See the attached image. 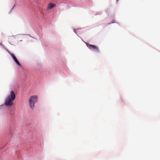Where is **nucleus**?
Here are the masks:
<instances>
[{
    "label": "nucleus",
    "instance_id": "5",
    "mask_svg": "<svg viewBox=\"0 0 160 160\" xmlns=\"http://www.w3.org/2000/svg\"><path fill=\"white\" fill-rule=\"evenodd\" d=\"M14 61L16 62V63L19 66H21V65L19 63V62L17 59L16 58L14 59Z\"/></svg>",
    "mask_w": 160,
    "mask_h": 160
},
{
    "label": "nucleus",
    "instance_id": "2",
    "mask_svg": "<svg viewBox=\"0 0 160 160\" xmlns=\"http://www.w3.org/2000/svg\"><path fill=\"white\" fill-rule=\"evenodd\" d=\"M38 102V97L36 96H31L29 100V104L30 108L33 109L34 107V104Z\"/></svg>",
    "mask_w": 160,
    "mask_h": 160
},
{
    "label": "nucleus",
    "instance_id": "3",
    "mask_svg": "<svg viewBox=\"0 0 160 160\" xmlns=\"http://www.w3.org/2000/svg\"><path fill=\"white\" fill-rule=\"evenodd\" d=\"M87 46L89 49L91 50H93L94 52H99L98 47L95 45H91L87 43Z\"/></svg>",
    "mask_w": 160,
    "mask_h": 160
},
{
    "label": "nucleus",
    "instance_id": "7",
    "mask_svg": "<svg viewBox=\"0 0 160 160\" xmlns=\"http://www.w3.org/2000/svg\"><path fill=\"white\" fill-rule=\"evenodd\" d=\"M117 1H118L119 0H116Z\"/></svg>",
    "mask_w": 160,
    "mask_h": 160
},
{
    "label": "nucleus",
    "instance_id": "4",
    "mask_svg": "<svg viewBox=\"0 0 160 160\" xmlns=\"http://www.w3.org/2000/svg\"><path fill=\"white\" fill-rule=\"evenodd\" d=\"M56 6V4H53L52 3H50L48 4V9H51L53 7H55Z\"/></svg>",
    "mask_w": 160,
    "mask_h": 160
},
{
    "label": "nucleus",
    "instance_id": "6",
    "mask_svg": "<svg viewBox=\"0 0 160 160\" xmlns=\"http://www.w3.org/2000/svg\"><path fill=\"white\" fill-rule=\"evenodd\" d=\"M11 55L13 59L16 58L13 53L11 54Z\"/></svg>",
    "mask_w": 160,
    "mask_h": 160
},
{
    "label": "nucleus",
    "instance_id": "1",
    "mask_svg": "<svg viewBox=\"0 0 160 160\" xmlns=\"http://www.w3.org/2000/svg\"><path fill=\"white\" fill-rule=\"evenodd\" d=\"M15 98V94L13 91L10 92V95L7 97L5 99V105L6 106H11L13 104L12 101Z\"/></svg>",
    "mask_w": 160,
    "mask_h": 160
}]
</instances>
